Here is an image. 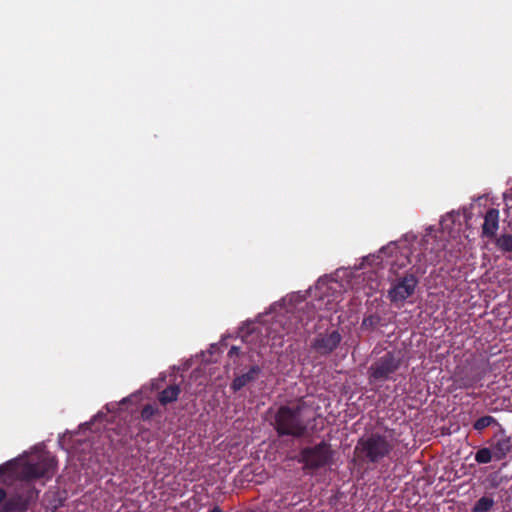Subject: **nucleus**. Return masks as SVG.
Segmentation results:
<instances>
[{
    "label": "nucleus",
    "mask_w": 512,
    "mask_h": 512,
    "mask_svg": "<svg viewBox=\"0 0 512 512\" xmlns=\"http://www.w3.org/2000/svg\"><path fill=\"white\" fill-rule=\"evenodd\" d=\"M433 232V227L426 230L418 249L412 251L406 245L399 247L396 242H390L381 248L378 254L364 258V262L368 265L389 266L393 274L411 265L412 273L424 274L428 266L440 261L441 253L446 248V244L442 240H437Z\"/></svg>",
    "instance_id": "1"
},
{
    "label": "nucleus",
    "mask_w": 512,
    "mask_h": 512,
    "mask_svg": "<svg viewBox=\"0 0 512 512\" xmlns=\"http://www.w3.org/2000/svg\"><path fill=\"white\" fill-rule=\"evenodd\" d=\"M304 404L281 406L274 417V428L279 436L302 437L307 430L304 419Z\"/></svg>",
    "instance_id": "2"
},
{
    "label": "nucleus",
    "mask_w": 512,
    "mask_h": 512,
    "mask_svg": "<svg viewBox=\"0 0 512 512\" xmlns=\"http://www.w3.org/2000/svg\"><path fill=\"white\" fill-rule=\"evenodd\" d=\"M395 446V438L390 432L386 431L382 434L372 433L365 438H361L355 450L369 462L376 463L389 456Z\"/></svg>",
    "instance_id": "3"
},
{
    "label": "nucleus",
    "mask_w": 512,
    "mask_h": 512,
    "mask_svg": "<svg viewBox=\"0 0 512 512\" xmlns=\"http://www.w3.org/2000/svg\"><path fill=\"white\" fill-rule=\"evenodd\" d=\"M332 458L330 445L321 442L314 447H306L301 450L298 461L304 464L306 469H318L328 465Z\"/></svg>",
    "instance_id": "4"
},
{
    "label": "nucleus",
    "mask_w": 512,
    "mask_h": 512,
    "mask_svg": "<svg viewBox=\"0 0 512 512\" xmlns=\"http://www.w3.org/2000/svg\"><path fill=\"white\" fill-rule=\"evenodd\" d=\"M307 307V311L299 310L296 314H293V316L290 319L289 325L287 327H284V329L287 331V333H300L301 329L306 328L308 322L315 318L316 311L315 309H326L328 312L335 311L336 310V304L331 302L329 299L325 301L324 297H321L317 301V305H313L312 307H309L308 304H305Z\"/></svg>",
    "instance_id": "5"
},
{
    "label": "nucleus",
    "mask_w": 512,
    "mask_h": 512,
    "mask_svg": "<svg viewBox=\"0 0 512 512\" xmlns=\"http://www.w3.org/2000/svg\"><path fill=\"white\" fill-rule=\"evenodd\" d=\"M418 285V279L415 273L406 274L405 276L395 279L391 282L387 297L391 303L399 306L402 305L409 297H411Z\"/></svg>",
    "instance_id": "6"
},
{
    "label": "nucleus",
    "mask_w": 512,
    "mask_h": 512,
    "mask_svg": "<svg viewBox=\"0 0 512 512\" xmlns=\"http://www.w3.org/2000/svg\"><path fill=\"white\" fill-rule=\"evenodd\" d=\"M55 470V460L47 454H41L36 462H28L23 468V476L27 480L52 477Z\"/></svg>",
    "instance_id": "7"
},
{
    "label": "nucleus",
    "mask_w": 512,
    "mask_h": 512,
    "mask_svg": "<svg viewBox=\"0 0 512 512\" xmlns=\"http://www.w3.org/2000/svg\"><path fill=\"white\" fill-rule=\"evenodd\" d=\"M399 366L400 361L392 353H386L370 366L369 378L371 381L388 380Z\"/></svg>",
    "instance_id": "8"
},
{
    "label": "nucleus",
    "mask_w": 512,
    "mask_h": 512,
    "mask_svg": "<svg viewBox=\"0 0 512 512\" xmlns=\"http://www.w3.org/2000/svg\"><path fill=\"white\" fill-rule=\"evenodd\" d=\"M342 341V335L337 329L326 330L318 333L311 342L312 350L321 355L327 356L333 353Z\"/></svg>",
    "instance_id": "9"
},
{
    "label": "nucleus",
    "mask_w": 512,
    "mask_h": 512,
    "mask_svg": "<svg viewBox=\"0 0 512 512\" xmlns=\"http://www.w3.org/2000/svg\"><path fill=\"white\" fill-rule=\"evenodd\" d=\"M38 494V490L29 487L24 493H18L5 501L1 512L24 511L38 498Z\"/></svg>",
    "instance_id": "10"
},
{
    "label": "nucleus",
    "mask_w": 512,
    "mask_h": 512,
    "mask_svg": "<svg viewBox=\"0 0 512 512\" xmlns=\"http://www.w3.org/2000/svg\"><path fill=\"white\" fill-rule=\"evenodd\" d=\"M500 213L498 209L490 208L484 215L482 237L495 238L499 229Z\"/></svg>",
    "instance_id": "11"
},
{
    "label": "nucleus",
    "mask_w": 512,
    "mask_h": 512,
    "mask_svg": "<svg viewBox=\"0 0 512 512\" xmlns=\"http://www.w3.org/2000/svg\"><path fill=\"white\" fill-rule=\"evenodd\" d=\"M493 450V455L495 460H503L507 457V455L512 452V438L505 434V432H501L499 435L495 436V441L491 446Z\"/></svg>",
    "instance_id": "12"
},
{
    "label": "nucleus",
    "mask_w": 512,
    "mask_h": 512,
    "mask_svg": "<svg viewBox=\"0 0 512 512\" xmlns=\"http://www.w3.org/2000/svg\"><path fill=\"white\" fill-rule=\"evenodd\" d=\"M259 373L260 368L258 366H252L247 373L234 379L232 383L233 390L238 391L242 389L248 383L254 381Z\"/></svg>",
    "instance_id": "13"
},
{
    "label": "nucleus",
    "mask_w": 512,
    "mask_h": 512,
    "mask_svg": "<svg viewBox=\"0 0 512 512\" xmlns=\"http://www.w3.org/2000/svg\"><path fill=\"white\" fill-rule=\"evenodd\" d=\"M179 394L180 387L178 385H170L160 393L159 401L161 404L166 405L176 401Z\"/></svg>",
    "instance_id": "14"
},
{
    "label": "nucleus",
    "mask_w": 512,
    "mask_h": 512,
    "mask_svg": "<svg viewBox=\"0 0 512 512\" xmlns=\"http://www.w3.org/2000/svg\"><path fill=\"white\" fill-rule=\"evenodd\" d=\"M495 245L499 251L503 253H512V235L508 233H502L495 238Z\"/></svg>",
    "instance_id": "15"
},
{
    "label": "nucleus",
    "mask_w": 512,
    "mask_h": 512,
    "mask_svg": "<svg viewBox=\"0 0 512 512\" xmlns=\"http://www.w3.org/2000/svg\"><path fill=\"white\" fill-rule=\"evenodd\" d=\"M459 217V213H455L454 211L447 213L442 217L440 221L441 225V234L448 233L452 234V224L455 222V217Z\"/></svg>",
    "instance_id": "16"
},
{
    "label": "nucleus",
    "mask_w": 512,
    "mask_h": 512,
    "mask_svg": "<svg viewBox=\"0 0 512 512\" xmlns=\"http://www.w3.org/2000/svg\"><path fill=\"white\" fill-rule=\"evenodd\" d=\"M494 500L490 497H481L474 505L472 512H487L494 506Z\"/></svg>",
    "instance_id": "17"
},
{
    "label": "nucleus",
    "mask_w": 512,
    "mask_h": 512,
    "mask_svg": "<svg viewBox=\"0 0 512 512\" xmlns=\"http://www.w3.org/2000/svg\"><path fill=\"white\" fill-rule=\"evenodd\" d=\"M494 459L492 448H481L475 454V461L479 464H487Z\"/></svg>",
    "instance_id": "18"
},
{
    "label": "nucleus",
    "mask_w": 512,
    "mask_h": 512,
    "mask_svg": "<svg viewBox=\"0 0 512 512\" xmlns=\"http://www.w3.org/2000/svg\"><path fill=\"white\" fill-rule=\"evenodd\" d=\"M495 422L496 420L492 416H483L475 421L473 427L475 430L481 431Z\"/></svg>",
    "instance_id": "19"
},
{
    "label": "nucleus",
    "mask_w": 512,
    "mask_h": 512,
    "mask_svg": "<svg viewBox=\"0 0 512 512\" xmlns=\"http://www.w3.org/2000/svg\"><path fill=\"white\" fill-rule=\"evenodd\" d=\"M380 322V318L376 315H369L362 321V326L365 328H375Z\"/></svg>",
    "instance_id": "20"
},
{
    "label": "nucleus",
    "mask_w": 512,
    "mask_h": 512,
    "mask_svg": "<svg viewBox=\"0 0 512 512\" xmlns=\"http://www.w3.org/2000/svg\"><path fill=\"white\" fill-rule=\"evenodd\" d=\"M154 412V408L151 405H146L141 411V416L143 419H149Z\"/></svg>",
    "instance_id": "21"
},
{
    "label": "nucleus",
    "mask_w": 512,
    "mask_h": 512,
    "mask_svg": "<svg viewBox=\"0 0 512 512\" xmlns=\"http://www.w3.org/2000/svg\"><path fill=\"white\" fill-rule=\"evenodd\" d=\"M12 465H13L12 461H9V462H6V463L0 465V475L6 473L12 467Z\"/></svg>",
    "instance_id": "22"
},
{
    "label": "nucleus",
    "mask_w": 512,
    "mask_h": 512,
    "mask_svg": "<svg viewBox=\"0 0 512 512\" xmlns=\"http://www.w3.org/2000/svg\"><path fill=\"white\" fill-rule=\"evenodd\" d=\"M239 351H240L239 347H237V346H232V347L230 348L229 352H228V355H229L230 357L238 356V355H239Z\"/></svg>",
    "instance_id": "23"
},
{
    "label": "nucleus",
    "mask_w": 512,
    "mask_h": 512,
    "mask_svg": "<svg viewBox=\"0 0 512 512\" xmlns=\"http://www.w3.org/2000/svg\"><path fill=\"white\" fill-rule=\"evenodd\" d=\"M6 493L0 488V503L5 499Z\"/></svg>",
    "instance_id": "24"
},
{
    "label": "nucleus",
    "mask_w": 512,
    "mask_h": 512,
    "mask_svg": "<svg viewBox=\"0 0 512 512\" xmlns=\"http://www.w3.org/2000/svg\"><path fill=\"white\" fill-rule=\"evenodd\" d=\"M208 512H223L218 506H215L213 509H211Z\"/></svg>",
    "instance_id": "25"
},
{
    "label": "nucleus",
    "mask_w": 512,
    "mask_h": 512,
    "mask_svg": "<svg viewBox=\"0 0 512 512\" xmlns=\"http://www.w3.org/2000/svg\"><path fill=\"white\" fill-rule=\"evenodd\" d=\"M106 409H107V411H108V412H111V411H112V409L110 408V404H107V405H106Z\"/></svg>",
    "instance_id": "26"
},
{
    "label": "nucleus",
    "mask_w": 512,
    "mask_h": 512,
    "mask_svg": "<svg viewBox=\"0 0 512 512\" xmlns=\"http://www.w3.org/2000/svg\"><path fill=\"white\" fill-rule=\"evenodd\" d=\"M323 284V280L322 279H319L318 280V285H322Z\"/></svg>",
    "instance_id": "27"
}]
</instances>
